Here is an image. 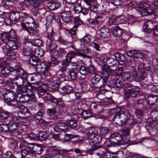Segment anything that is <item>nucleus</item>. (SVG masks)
<instances>
[{
	"label": "nucleus",
	"mask_w": 158,
	"mask_h": 158,
	"mask_svg": "<svg viewBox=\"0 0 158 158\" xmlns=\"http://www.w3.org/2000/svg\"><path fill=\"white\" fill-rule=\"evenodd\" d=\"M30 63L32 66H35L37 72L42 75H45L48 73L51 66L50 62L41 63L39 58L35 55H32L29 60Z\"/></svg>",
	"instance_id": "f257e3e1"
},
{
	"label": "nucleus",
	"mask_w": 158,
	"mask_h": 158,
	"mask_svg": "<svg viewBox=\"0 0 158 158\" xmlns=\"http://www.w3.org/2000/svg\"><path fill=\"white\" fill-rule=\"evenodd\" d=\"M22 16L23 17V21L28 24V27L25 25L24 23L21 22V25L22 27L31 35H36L38 32V30L36 28L38 26V24L36 23L32 18L28 16L26 13H23Z\"/></svg>",
	"instance_id": "f03ea898"
},
{
	"label": "nucleus",
	"mask_w": 158,
	"mask_h": 158,
	"mask_svg": "<svg viewBox=\"0 0 158 158\" xmlns=\"http://www.w3.org/2000/svg\"><path fill=\"white\" fill-rule=\"evenodd\" d=\"M18 96L13 92L0 89V98H3L5 102L9 106H18L17 98Z\"/></svg>",
	"instance_id": "7ed1b4c3"
},
{
	"label": "nucleus",
	"mask_w": 158,
	"mask_h": 158,
	"mask_svg": "<svg viewBox=\"0 0 158 158\" xmlns=\"http://www.w3.org/2000/svg\"><path fill=\"white\" fill-rule=\"evenodd\" d=\"M136 8L140 14L143 16L151 15L153 12L152 6L149 3L145 2L137 4Z\"/></svg>",
	"instance_id": "20e7f679"
},
{
	"label": "nucleus",
	"mask_w": 158,
	"mask_h": 158,
	"mask_svg": "<svg viewBox=\"0 0 158 158\" xmlns=\"http://www.w3.org/2000/svg\"><path fill=\"white\" fill-rule=\"evenodd\" d=\"M15 71L17 74H19L20 76H24L25 74H24V72L23 70L21 69V67L20 66V64H18L16 65L14 67L10 66L6 68L5 69H2L1 72L3 76L7 77L10 75V72H14Z\"/></svg>",
	"instance_id": "39448f33"
},
{
	"label": "nucleus",
	"mask_w": 158,
	"mask_h": 158,
	"mask_svg": "<svg viewBox=\"0 0 158 158\" xmlns=\"http://www.w3.org/2000/svg\"><path fill=\"white\" fill-rule=\"evenodd\" d=\"M120 110L119 108H116L112 110V113H115L116 114L113 118V121L116 124L121 126L126 122V114L125 110L122 114H120L118 112Z\"/></svg>",
	"instance_id": "423d86ee"
},
{
	"label": "nucleus",
	"mask_w": 158,
	"mask_h": 158,
	"mask_svg": "<svg viewBox=\"0 0 158 158\" xmlns=\"http://www.w3.org/2000/svg\"><path fill=\"white\" fill-rule=\"evenodd\" d=\"M47 29L48 37L50 40V44L48 45L50 51L54 53L56 51L55 48L56 46L55 41L53 40L54 33L51 27H47Z\"/></svg>",
	"instance_id": "0eeeda50"
},
{
	"label": "nucleus",
	"mask_w": 158,
	"mask_h": 158,
	"mask_svg": "<svg viewBox=\"0 0 158 158\" xmlns=\"http://www.w3.org/2000/svg\"><path fill=\"white\" fill-rule=\"evenodd\" d=\"M21 69L23 70L24 72V74H25V76H20L19 75L17 74L15 76V77H13L12 79V82L17 85V87L18 86H21L24 85L25 83V81L24 79H28L29 77L27 74V73L21 67Z\"/></svg>",
	"instance_id": "6e6552de"
},
{
	"label": "nucleus",
	"mask_w": 158,
	"mask_h": 158,
	"mask_svg": "<svg viewBox=\"0 0 158 158\" xmlns=\"http://www.w3.org/2000/svg\"><path fill=\"white\" fill-rule=\"evenodd\" d=\"M5 45L3 46L4 52H7L9 50H16L17 48V46L15 42V40H9L7 39H2Z\"/></svg>",
	"instance_id": "1a4fd4ad"
},
{
	"label": "nucleus",
	"mask_w": 158,
	"mask_h": 158,
	"mask_svg": "<svg viewBox=\"0 0 158 158\" xmlns=\"http://www.w3.org/2000/svg\"><path fill=\"white\" fill-rule=\"evenodd\" d=\"M69 152V150H61L57 149L56 148H53L50 149V151L46 156L48 158L53 157L56 155H63L65 153L67 154V152Z\"/></svg>",
	"instance_id": "9d476101"
},
{
	"label": "nucleus",
	"mask_w": 158,
	"mask_h": 158,
	"mask_svg": "<svg viewBox=\"0 0 158 158\" xmlns=\"http://www.w3.org/2000/svg\"><path fill=\"white\" fill-rule=\"evenodd\" d=\"M17 37L16 31L14 29H11L9 32H6L3 33L2 39L15 40Z\"/></svg>",
	"instance_id": "9b49d317"
},
{
	"label": "nucleus",
	"mask_w": 158,
	"mask_h": 158,
	"mask_svg": "<svg viewBox=\"0 0 158 158\" xmlns=\"http://www.w3.org/2000/svg\"><path fill=\"white\" fill-rule=\"evenodd\" d=\"M111 70L108 67L104 66L102 68L101 75L104 83H106L110 76V74L111 73Z\"/></svg>",
	"instance_id": "f8f14e48"
},
{
	"label": "nucleus",
	"mask_w": 158,
	"mask_h": 158,
	"mask_svg": "<svg viewBox=\"0 0 158 158\" xmlns=\"http://www.w3.org/2000/svg\"><path fill=\"white\" fill-rule=\"evenodd\" d=\"M68 128V124L64 122H61L57 123L54 127V130L56 132H59L61 131H65Z\"/></svg>",
	"instance_id": "ddd939ff"
},
{
	"label": "nucleus",
	"mask_w": 158,
	"mask_h": 158,
	"mask_svg": "<svg viewBox=\"0 0 158 158\" xmlns=\"http://www.w3.org/2000/svg\"><path fill=\"white\" fill-rule=\"evenodd\" d=\"M126 114V122L124 124H128L131 126H133L136 124L137 122L135 121L133 117L130 114L128 111L127 110H125Z\"/></svg>",
	"instance_id": "4468645a"
},
{
	"label": "nucleus",
	"mask_w": 158,
	"mask_h": 158,
	"mask_svg": "<svg viewBox=\"0 0 158 158\" xmlns=\"http://www.w3.org/2000/svg\"><path fill=\"white\" fill-rule=\"evenodd\" d=\"M83 131L88 137L89 139H91L93 136H95L97 133V131L94 127H89L83 129Z\"/></svg>",
	"instance_id": "2eb2a0df"
},
{
	"label": "nucleus",
	"mask_w": 158,
	"mask_h": 158,
	"mask_svg": "<svg viewBox=\"0 0 158 158\" xmlns=\"http://www.w3.org/2000/svg\"><path fill=\"white\" fill-rule=\"evenodd\" d=\"M144 97L146 99L147 103L148 105H152L156 103L158 100V98L155 95L145 94Z\"/></svg>",
	"instance_id": "dca6fc26"
},
{
	"label": "nucleus",
	"mask_w": 158,
	"mask_h": 158,
	"mask_svg": "<svg viewBox=\"0 0 158 158\" xmlns=\"http://www.w3.org/2000/svg\"><path fill=\"white\" fill-rule=\"evenodd\" d=\"M102 139V138L101 135L96 134L95 136H93L91 139H89V143L90 145H94L95 144L99 143Z\"/></svg>",
	"instance_id": "f3484780"
},
{
	"label": "nucleus",
	"mask_w": 158,
	"mask_h": 158,
	"mask_svg": "<svg viewBox=\"0 0 158 158\" xmlns=\"http://www.w3.org/2000/svg\"><path fill=\"white\" fill-rule=\"evenodd\" d=\"M61 81L58 78H56L51 81L50 88L53 91H57L58 90Z\"/></svg>",
	"instance_id": "a211bd4d"
},
{
	"label": "nucleus",
	"mask_w": 158,
	"mask_h": 158,
	"mask_svg": "<svg viewBox=\"0 0 158 158\" xmlns=\"http://www.w3.org/2000/svg\"><path fill=\"white\" fill-rule=\"evenodd\" d=\"M115 56L117 61H118L120 65H123L125 64L127 60L124 55L121 54L119 52H117L115 53Z\"/></svg>",
	"instance_id": "6ab92c4d"
},
{
	"label": "nucleus",
	"mask_w": 158,
	"mask_h": 158,
	"mask_svg": "<svg viewBox=\"0 0 158 158\" xmlns=\"http://www.w3.org/2000/svg\"><path fill=\"white\" fill-rule=\"evenodd\" d=\"M10 122L8 123L9 131H13L16 130L19 127V125L15 120H13V117L9 121Z\"/></svg>",
	"instance_id": "aec40b11"
},
{
	"label": "nucleus",
	"mask_w": 158,
	"mask_h": 158,
	"mask_svg": "<svg viewBox=\"0 0 158 158\" xmlns=\"http://www.w3.org/2000/svg\"><path fill=\"white\" fill-rule=\"evenodd\" d=\"M14 116L12 114L8 111H2L0 112V118L1 120L6 119L10 121Z\"/></svg>",
	"instance_id": "412c9836"
},
{
	"label": "nucleus",
	"mask_w": 158,
	"mask_h": 158,
	"mask_svg": "<svg viewBox=\"0 0 158 158\" xmlns=\"http://www.w3.org/2000/svg\"><path fill=\"white\" fill-rule=\"evenodd\" d=\"M153 27L152 22L150 20H147L144 23L143 29L145 32H149L153 30Z\"/></svg>",
	"instance_id": "4be33fe9"
},
{
	"label": "nucleus",
	"mask_w": 158,
	"mask_h": 158,
	"mask_svg": "<svg viewBox=\"0 0 158 158\" xmlns=\"http://www.w3.org/2000/svg\"><path fill=\"white\" fill-rule=\"evenodd\" d=\"M29 90H30V89H27L26 85H23L21 86H18L17 87L16 89L17 95L29 93Z\"/></svg>",
	"instance_id": "5701e85b"
},
{
	"label": "nucleus",
	"mask_w": 158,
	"mask_h": 158,
	"mask_svg": "<svg viewBox=\"0 0 158 158\" xmlns=\"http://www.w3.org/2000/svg\"><path fill=\"white\" fill-rule=\"evenodd\" d=\"M73 18L71 12H63L61 14V18L65 23H67L70 21Z\"/></svg>",
	"instance_id": "b1692460"
},
{
	"label": "nucleus",
	"mask_w": 158,
	"mask_h": 158,
	"mask_svg": "<svg viewBox=\"0 0 158 158\" xmlns=\"http://www.w3.org/2000/svg\"><path fill=\"white\" fill-rule=\"evenodd\" d=\"M13 120L17 121L19 125L20 124L25 125L28 123L27 120L24 117H19L17 115H14L13 117Z\"/></svg>",
	"instance_id": "393cba45"
},
{
	"label": "nucleus",
	"mask_w": 158,
	"mask_h": 158,
	"mask_svg": "<svg viewBox=\"0 0 158 158\" xmlns=\"http://www.w3.org/2000/svg\"><path fill=\"white\" fill-rule=\"evenodd\" d=\"M17 95L18 96L17 98L18 106L19 102L24 103L27 102L29 101V98L27 95V93H26V94H22L21 95Z\"/></svg>",
	"instance_id": "a878e982"
},
{
	"label": "nucleus",
	"mask_w": 158,
	"mask_h": 158,
	"mask_svg": "<svg viewBox=\"0 0 158 158\" xmlns=\"http://www.w3.org/2000/svg\"><path fill=\"white\" fill-rule=\"evenodd\" d=\"M78 71V69L76 67L69 69V75L72 79L75 80L76 78Z\"/></svg>",
	"instance_id": "bb28decb"
},
{
	"label": "nucleus",
	"mask_w": 158,
	"mask_h": 158,
	"mask_svg": "<svg viewBox=\"0 0 158 158\" xmlns=\"http://www.w3.org/2000/svg\"><path fill=\"white\" fill-rule=\"evenodd\" d=\"M101 37L103 38H106L109 37L110 35V33L107 28L105 27H102L100 30Z\"/></svg>",
	"instance_id": "cd10ccee"
},
{
	"label": "nucleus",
	"mask_w": 158,
	"mask_h": 158,
	"mask_svg": "<svg viewBox=\"0 0 158 158\" xmlns=\"http://www.w3.org/2000/svg\"><path fill=\"white\" fill-rule=\"evenodd\" d=\"M19 113H21L26 117H29L31 116V113L29 110L25 107L22 106L19 108Z\"/></svg>",
	"instance_id": "c85d7f7f"
},
{
	"label": "nucleus",
	"mask_w": 158,
	"mask_h": 158,
	"mask_svg": "<svg viewBox=\"0 0 158 158\" xmlns=\"http://www.w3.org/2000/svg\"><path fill=\"white\" fill-rule=\"evenodd\" d=\"M47 89V86L46 85H42L37 90V94L40 96H45L46 89Z\"/></svg>",
	"instance_id": "c756f323"
},
{
	"label": "nucleus",
	"mask_w": 158,
	"mask_h": 158,
	"mask_svg": "<svg viewBox=\"0 0 158 158\" xmlns=\"http://www.w3.org/2000/svg\"><path fill=\"white\" fill-rule=\"evenodd\" d=\"M10 16L12 20L16 22L18 21L20 19V13L17 11H14L11 13Z\"/></svg>",
	"instance_id": "7c9ffc66"
},
{
	"label": "nucleus",
	"mask_w": 158,
	"mask_h": 158,
	"mask_svg": "<svg viewBox=\"0 0 158 158\" xmlns=\"http://www.w3.org/2000/svg\"><path fill=\"white\" fill-rule=\"evenodd\" d=\"M113 35L116 37H119L123 33L122 29L118 27H113L112 29Z\"/></svg>",
	"instance_id": "2f4dec72"
},
{
	"label": "nucleus",
	"mask_w": 158,
	"mask_h": 158,
	"mask_svg": "<svg viewBox=\"0 0 158 158\" xmlns=\"http://www.w3.org/2000/svg\"><path fill=\"white\" fill-rule=\"evenodd\" d=\"M131 74L130 72H123L122 74L121 78L124 81H131Z\"/></svg>",
	"instance_id": "473e14b6"
},
{
	"label": "nucleus",
	"mask_w": 158,
	"mask_h": 158,
	"mask_svg": "<svg viewBox=\"0 0 158 158\" xmlns=\"http://www.w3.org/2000/svg\"><path fill=\"white\" fill-rule=\"evenodd\" d=\"M44 99L45 100L53 102L54 103H56L57 102V99L48 93L45 94V96H44Z\"/></svg>",
	"instance_id": "72a5a7b5"
},
{
	"label": "nucleus",
	"mask_w": 158,
	"mask_h": 158,
	"mask_svg": "<svg viewBox=\"0 0 158 158\" xmlns=\"http://www.w3.org/2000/svg\"><path fill=\"white\" fill-rule=\"evenodd\" d=\"M42 116V113L41 111H39L35 115L34 118L36 120H39L41 123H43L45 124H48L49 122H47L44 119H41Z\"/></svg>",
	"instance_id": "f704fd0d"
},
{
	"label": "nucleus",
	"mask_w": 158,
	"mask_h": 158,
	"mask_svg": "<svg viewBox=\"0 0 158 158\" xmlns=\"http://www.w3.org/2000/svg\"><path fill=\"white\" fill-rule=\"evenodd\" d=\"M29 4L35 8H39L40 6L39 0H27Z\"/></svg>",
	"instance_id": "c9c22d12"
},
{
	"label": "nucleus",
	"mask_w": 158,
	"mask_h": 158,
	"mask_svg": "<svg viewBox=\"0 0 158 158\" xmlns=\"http://www.w3.org/2000/svg\"><path fill=\"white\" fill-rule=\"evenodd\" d=\"M107 65L110 67H113L117 64V60L112 58H108L106 60Z\"/></svg>",
	"instance_id": "e433bc0d"
},
{
	"label": "nucleus",
	"mask_w": 158,
	"mask_h": 158,
	"mask_svg": "<svg viewBox=\"0 0 158 158\" xmlns=\"http://www.w3.org/2000/svg\"><path fill=\"white\" fill-rule=\"evenodd\" d=\"M81 115L84 119H86L92 116V113L90 110H83L81 113Z\"/></svg>",
	"instance_id": "4c0bfd02"
},
{
	"label": "nucleus",
	"mask_w": 158,
	"mask_h": 158,
	"mask_svg": "<svg viewBox=\"0 0 158 158\" xmlns=\"http://www.w3.org/2000/svg\"><path fill=\"white\" fill-rule=\"evenodd\" d=\"M60 5V3L58 1H53L50 4L48 8L51 10H54L57 9Z\"/></svg>",
	"instance_id": "58836bf2"
},
{
	"label": "nucleus",
	"mask_w": 158,
	"mask_h": 158,
	"mask_svg": "<svg viewBox=\"0 0 158 158\" xmlns=\"http://www.w3.org/2000/svg\"><path fill=\"white\" fill-rule=\"evenodd\" d=\"M13 50H9L7 52H4L8 58L11 59H15L16 58V55L15 52Z\"/></svg>",
	"instance_id": "ea45409f"
},
{
	"label": "nucleus",
	"mask_w": 158,
	"mask_h": 158,
	"mask_svg": "<svg viewBox=\"0 0 158 158\" xmlns=\"http://www.w3.org/2000/svg\"><path fill=\"white\" fill-rule=\"evenodd\" d=\"M22 52L24 55L28 56L32 53V51L30 47L26 46L23 48Z\"/></svg>",
	"instance_id": "a19ab883"
},
{
	"label": "nucleus",
	"mask_w": 158,
	"mask_h": 158,
	"mask_svg": "<svg viewBox=\"0 0 158 158\" xmlns=\"http://www.w3.org/2000/svg\"><path fill=\"white\" fill-rule=\"evenodd\" d=\"M48 136V133L47 131H40L38 136V140H45Z\"/></svg>",
	"instance_id": "79ce46f5"
},
{
	"label": "nucleus",
	"mask_w": 158,
	"mask_h": 158,
	"mask_svg": "<svg viewBox=\"0 0 158 158\" xmlns=\"http://www.w3.org/2000/svg\"><path fill=\"white\" fill-rule=\"evenodd\" d=\"M102 19V16H97L94 19H91L90 23L94 25H97L99 23Z\"/></svg>",
	"instance_id": "37998d69"
},
{
	"label": "nucleus",
	"mask_w": 158,
	"mask_h": 158,
	"mask_svg": "<svg viewBox=\"0 0 158 158\" xmlns=\"http://www.w3.org/2000/svg\"><path fill=\"white\" fill-rule=\"evenodd\" d=\"M73 10L74 12L77 13H79L81 12L82 10V7L81 4L75 3L73 4Z\"/></svg>",
	"instance_id": "c03bdc74"
},
{
	"label": "nucleus",
	"mask_w": 158,
	"mask_h": 158,
	"mask_svg": "<svg viewBox=\"0 0 158 158\" xmlns=\"http://www.w3.org/2000/svg\"><path fill=\"white\" fill-rule=\"evenodd\" d=\"M43 149L40 146L36 145L33 146V153L35 154L40 155Z\"/></svg>",
	"instance_id": "a18cd8bd"
},
{
	"label": "nucleus",
	"mask_w": 158,
	"mask_h": 158,
	"mask_svg": "<svg viewBox=\"0 0 158 158\" xmlns=\"http://www.w3.org/2000/svg\"><path fill=\"white\" fill-rule=\"evenodd\" d=\"M141 80L140 76L136 72H134L131 75V81H135L137 82H139Z\"/></svg>",
	"instance_id": "49530a36"
},
{
	"label": "nucleus",
	"mask_w": 158,
	"mask_h": 158,
	"mask_svg": "<svg viewBox=\"0 0 158 158\" xmlns=\"http://www.w3.org/2000/svg\"><path fill=\"white\" fill-rule=\"evenodd\" d=\"M35 55L39 58L44 55V50L41 48L36 49L35 51Z\"/></svg>",
	"instance_id": "de8ad7c7"
},
{
	"label": "nucleus",
	"mask_w": 158,
	"mask_h": 158,
	"mask_svg": "<svg viewBox=\"0 0 158 158\" xmlns=\"http://www.w3.org/2000/svg\"><path fill=\"white\" fill-rule=\"evenodd\" d=\"M95 76L91 79V82L93 84H97L101 79V77L97 73L94 74Z\"/></svg>",
	"instance_id": "09e8293b"
},
{
	"label": "nucleus",
	"mask_w": 158,
	"mask_h": 158,
	"mask_svg": "<svg viewBox=\"0 0 158 158\" xmlns=\"http://www.w3.org/2000/svg\"><path fill=\"white\" fill-rule=\"evenodd\" d=\"M99 132L101 135H106L109 131V129L106 127H99Z\"/></svg>",
	"instance_id": "8fccbe9b"
},
{
	"label": "nucleus",
	"mask_w": 158,
	"mask_h": 158,
	"mask_svg": "<svg viewBox=\"0 0 158 158\" xmlns=\"http://www.w3.org/2000/svg\"><path fill=\"white\" fill-rule=\"evenodd\" d=\"M150 115L154 118L158 119V106L155 107L151 111Z\"/></svg>",
	"instance_id": "3c124183"
},
{
	"label": "nucleus",
	"mask_w": 158,
	"mask_h": 158,
	"mask_svg": "<svg viewBox=\"0 0 158 158\" xmlns=\"http://www.w3.org/2000/svg\"><path fill=\"white\" fill-rule=\"evenodd\" d=\"M126 17L123 15H121L118 16L116 18V23H117V25L119 24L123 23L125 20Z\"/></svg>",
	"instance_id": "603ef678"
},
{
	"label": "nucleus",
	"mask_w": 158,
	"mask_h": 158,
	"mask_svg": "<svg viewBox=\"0 0 158 158\" xmlns=\"http://www.w3.org/2000/svg\"><path fill=\"white\" fill-rule=\"evenodd\" d=\"M31 43L33 45L38 47L40 46L42 44V41L38 39L32 40Z\"/></svg>",
	"instance_id": "864d4df0"
},
{
	"label": "nucleus",
	"mask_w": 158,
	"mask_h": 158,
	"mask_svg": "<svg viewBox=\"0 0 158 158\" xmlns=\"http://www.w3.org/2000/svg\"><path fill=\"white\" fill-rule=\"evenodd\" d=\"M76 55V53L73 52H68L66 56V60L68 61H71V59Z\"/></svg>",
	"instance_id": "5fc2aeb1"
},
{
	"label": "nucleus",
	"mask_w": 158,
	"mask_h": 158,
	"mask_svg": "<svg viewBox=\"0 0 158 158\" xmlns=\"http://www.w3.org/2000/svg\"><path fill=\"white\" fill-rule=\"evenodd\" d=\"M91 36L89 35H86L82 38L80 40L81 42H83L86 43H88L91 41Z\"/></svg>",
	"instance_id": "6e6d98bb"
},
{
	"label": "nucleus",
	"mask_w": 158,
	"mask_h": 158,
	"mask_svg": "<svg viewBox=\"0 0 158 158\" xmlns=\"http://www.w3.org/2000/svg\"><path fill=\"white\" fill-rule=\"evenodd\" d=\"M62 89L64 93H70L73 91L72 87L70 85H67L63 87Z\"/></svg>",
	"instance_id": "4d7b16f0"
},
{
	"label": "nucleus",
	"mask_w": 158,
	"mask_h": 158,
	"mask_svg": "<svg viewBox=\"0 0 158 158\" xmlns=\"http://www.w3.org/2000/svg\"><path fill=\"white\" fill-rule=\"evenodd\" d=\"M93 147L91 149H89L87 150V154H89L90 155H92L95 153V151L98 149L99 148L97 146L95 145H92Z\"/></svg>",
	"instance_id": "13d9d810"
},
{
	"label": "nucleus",
	"mask_w": 158,
	"mask_h": 158,
	"mask_svg": "<svg viewBox=\"0 0 158 158\" xmlns=\"http://www.w3.org/2000/svg\"><path fill=\"white\" fill-rule=\"evenodd\" d=\"M67 124H69V126L71 128H74L77 125L76 120L74 119L69 120L68 121Z\"/></svg>",
	"instance_id": "bf43d9fd"
},
{
	"label": "nucleus",
	"mask_w": 158,
	"mask_h": 158,
	"mask_svg": "<svg viewBox=\"0 0 158 158\" xmlns=\"http://www.w3.org/2000/svg\"><path fill=\"white\" fill-rule=\"evenodd\" d=\"M137 51L136 50H131L127 52V55L130 57L133 56V58L135 59V56L137 53Z\"/></svg>",
	"instance_id": "052dcab7"
},
{
	"label": "nucleus",
	"mask_w": 158,
	"mask_h": 158,
	"mask_svg": "<svg viewBox=\"0 0 158 158\" xmlns=\"http://www.w3.org/2000/svg\"><path fill=\"white\" fill-rule=\"evenodd\" d=\"M87 72L91 74L97 73V70L93 66H91L89 67H87Z\"/></svg>",
	"instance_id": "680f3d73"
},
{
	"label": "nucleus",
	"mask_w": 158,
	"mask_h": 158,
	"mask_svg": "<svg viewBox=\"0 0 158 158\" xmlns=\"http://www.w3.org/2000/svg\"><path fill=\"white\" fill-rule=\"evenodd\" d=\"M73 6V4H72L69 2L66 3L65 4V6L64 7V11L63 12H71L70 11V8Z\"/></svg>",
	"instance_id": "e2e57ef3"
},
{
	"label": "nucleus",
	"mask_w": 158,
	"mask_h": 158,
	"mask_svg": "<svg viewBox=\"0 0 158 158\" xmlns=\"http://www.w3.org/2000/svg\"><path fill=\"white\" fill-rule=\"evenodd\" d=\"M93 91L96 93V96H98L99 94H103L105 92L104 90L101 89L99 87L95 88L93 90Z\"/></svg>",
	"instance_id": "0e129e2a"
},
{
	"label": "nucleus",
	"mask_w": 158,
	"mask_h": 158,
	"mask_svg": "<svg viewBox=\"0 0 158 158\" xmlns=\"http://www.w3.org/2000/svg\"><path fill=\"white\" fill-rule=\"evenodd\" d=\"M81 87L84 92H86L89 89L88 83L87 82H83L81 84Z\"/></svg>",
	"instance_id": "69168bd1"
},
{
	"label": "nucleus",
	"mask_w": 158,
	"mask_h": 158,
	"mask_svg": "<svg viewBox=\"0 0 158 158\" xmlns=\"http://www.w3.org/2000/svg\"><path fill=\"white\" fill-rule=\"evenodd\" d=\"M58 41L60 43H61L63 45H68L69 44H71L70 42L67 41L66 40H65L62 37H60L58 40Z\"/></svg>",
	"instance_id": "338daca9"
},
{
	"label": "nucleus",
	"mask_w": 158,
	"mask_h": 158,
	"mask_svg": "<svg viewBox=\"0 0 158 158\" xmlns=\"http://www.w3.org/2000/svg\"><path fill=\"white\" fill-rule=\"evenodd\" d=\"M139 89L138 88H135L131 89V96L132 97H135L139 93Z\"/></svg>",
	"instance_id": "774afa93"
}]
</instances>
